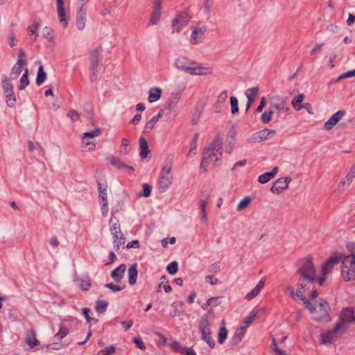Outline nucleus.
<instances>
[{
  "instance_id": "obj_36",
  "label": "nucleus",
  "mask_w": 355,
  "mask_h": 355,
  "mask_svg": "<svg viewBox=\"0 0 355 355\" xmlns=\"http://www.w3.org/2000/svg\"><path fill=\"white\" fill-rule=\"evenodd\" d=\"M305 96L303 94H300L295 96L292 100V105L296 110H300L303 107H306V105H302V102Z\"/></svg>"
},
{
  "instance_id": "obj_27",
  "label": "nucleus",
  "mask_w": 355,
  "mask_h": 355,
  "mask_svg": "<svg viewBox=\"0 0 355 355\" xmlns=\"http://www.w3.org/2000/svg\"><path fill=\"white\" fill-rule=\"evenodd\" d=\"M245 331H244V327H239L236 329L234 336H232L230 344L232 346H236L238 344L240 343V342L242 340L244 335H245Z\"/></svg>"
},
{
  "instance_id": "obj_15",
  "label": "nucleus",
  "mask_w": 355,
  "mask_h": 355,
  "mask_svg": "<svg viewBox=\"0 0 355 355\" xmlns=\"http://www.w3.org/2000/svg\"><path fill=\"white\" fill-rule=\"evenodd\" d=\"M189 23V17L186 12L178 14L172 21L173 31L180 32Z\"/></svg>"
},
{
  "instance_id": "obj_30",
  "label": "nucleus",
  "mask_w": 355,
  "mask_h": 355,
  "mask_svg": "<svg viewBox=\"0 0 355 355\" xmlns=\"http://www.w3.org/2000/svg\"><path fill=\"white\" fill-rule=\"evenodd\" d=\"M138 275L137 263L132 264L128 270V282L130 285H134L137 282Z\"/></svg>"
},
{
  "instance_id": "obj_48",
  "label": "nucleus",
  "mask_w": 355,
  "mask_h": 355,
  "mask_svg": "<svg viewBox=\"0 0 355 355\" xmlns=\"http://www.w3.org/2000/svg\"><path fill=\"white\" fill-rule=\"evenodd\" d=\"M129 141L126 138H123L121 141V146L119 150V153L121 155H127L130 151Z\"/></svg>"
},
{
  "instance_id": "obj_28",
  "label": "nucleus",
  "mask_w": 355,
  "mask_h": 355,
  "mask_svg": "<svg viewBox=\"0 0 355 355\" xmlns=\"http://www.w3.org/2000/svg\"><path fill=\"white\" fill-rule=\"evenodd\" d=\"M278 171L279 168L277 166H275L270 172H266L259 175L258 178V182L261 184L267 183L275 176Z\"/></svg>"
},
{
  "instance_id": "obj_39",
  "label": "nucleus",
  "mask_w": 355,
  "mask_h": 355,
  "mask_svg": "<svg viewBox=\"0 0 355 355\" xmlns=\"http://www.w3.org/2000/svg\"><path fill=\"white\" fill-rule=\"evenodd\" d=\"M11 80L6 75L2 76V87L5 93H10L13 92V86L11 83Z\"/></svg>"
},
{
  "instance_id": "obj_32",
  "label": "nucleus",
  "mask_w": 355,
  "mask_h": 355,
  "mask_svg": "<svg viewBox=\"0 0 355 355\" xmlns=\"http://www.w3.org/2000/svg\"><path fill=\"white\" fill-rule=\"evenodd\" d=\"M265 284L264 279H261L257 285L250 292L248 293L246 296L245 299L248 300H252L261 291V288L263 287Z\"/></svg>"
},
{
  "instance_id": "obj_17",
  "label": "nucleus",
  "mask_w": 355,
  "mask_h": 355,
  "mask_svg": "<svg viewBox=\"0 0 355 355\" xmlns=\"http://www.w3.org/2000/svg\"><path fill=\"white\" fill-rule=\"evenodd\" d=\"M292 180L289 177L280 178L275 180L270 188V191L275 193H279L288 188V183Z\"/></svg>"
},
{
  "instance_id": "obj_14",
  "label": "nucleus",
  "mask_w": 355,
  "mask_h": 355,
  "mask_svg": "<svg viewBox=\"0 0 355 355\" xmlns=\"http://www.w3.org/2000/svg\"><path fill=\"white\" fill-rule=\"evenodd\" d=\"M306 286L307 285L305 284V283L299 282L297 286L296 292H294V288L289 285H285L284 286V291L285 293H288L291 297L293 299H295V297H298L303 302L305 300L306 297L302 290L305 288Z\"/></svg>"
},
{
  "instance_id": "obj_61",
  "label": "nucleus",
  "mask_w": 355,
  "mask_h": 355,
  "mask_svg": "<svg viewBox=\"0 0 355 355\" xmlns=\"http://www.w3.org/2000/svg\"><path fill=\"white\" fill-rule=\"evenodd\" d=\"M99 203L101 205V210L103 216L107 217L109 211L107 202H100Z\"/></svg>"
},
{
  "instance_id": "obj_21",
  "label": "nucleus",
  "mask_w": 355,
  "mask_h": 355,
  "mask_svg": "<svg viewBox=\"0 0 355 355\" xmlns=\"http://www.w3.org/2000/svg\"><path fill=\"white\" fill-rule=\"evenodd\" d=\"M87 8L80 7L76 13V26L79 31H83L87 22Z\"/></svg>"
},
{
  "instance_id": "obj_4",
  "label": "nucleus",
  "mask_w": 355,
  "mask_h": 355,
  "mask_svg": "<svg viewBox=\"0 0 355 355\" xmlns=\"http://www.w3.org/2000/svg\"><path fill=\"white\" fill-rule=\"evenodd\" d=\"M175 67L178 69L190 75L202 76L211 73V68L198 65L184 56L178 57L175 60Z\"/></svg>"
},
{
  "instance_id": "obj_20",
  "label": "nucleus",
  "mask_w": 355,
  "mask_h": 355,
  "mask_svg": "<svg viewBox=\"0 0 355 355\" xmlns=\"http://www.w3.org/2000/svg\"><path fill=\"white\" fill-rule=\"evenodd\" d=\"M162 6L159 0H156L153 6V10L150 17V24L156 25L159 22L161 17Z\"/></svg>"
},
{
  "instance_id": "obj_38",
  "label": "nucleus",
  "mask_w": 355,
  "mask_h": 355,
  "mask_svg": "<svg viewBox=\"0 0 355 355\" xmlns=\"http://www.w3.org/2000/svg\"><path fill=\"white\" fill-rule=\"evenodd\" d=\"M353 178L349 175H346L345 178L338 184L336 190L339 193H342L348 187L353 181Z\"/></svg>"
},
{
  "instance_id": "obj_23",
  "label": "nucleus",
  "mask_w": 355,
  "mask_h": 355,
  "mask_svg": "<svg viewBox=\"0 0 355 355\" xmlns=\"http://www.w3.org/2000/svg\"><path fill=\"white\" fill-rule=\"evenodd\" d=\"M184 303L180 301L174 302L171 304L170 307V315L173 318L178 317L183 315Z\"/></svg>"
},
{
  "instance_id": "obj_35",
  "label": "nucleus",
  "mask_w": 355,
  "mask_h": 355,
  "mask_svg": "<svg viewBox=\"0 0 355 355\" xmlns=\"http://www.w3.org/2000/svg\"><path fill=\"white\" fill-rule=\"evenodd\" d=\"M26 340L31 347L37 346L40 344V341L36 338L35 332L33 329L30 330L27 333Z\"/></svg>"
},
{
  "instance_id": "obj_40",
  "label": "nucleus",
  "mask_w": 355,
  "mask_h": 355,
  "mask_svg": "<svg viewBox=\"0 0 355 355\" xmlns=\"http://www.w3.org/2000/svg\"><path fill=\"white\" fill-rule=\"evenodd\" d=\"M257 314V311L253 310L247 318L243 319L239 327H244V331H245L247 327L252 324Z\"/></svg>"
},
{
  "instance_id": "obj_47",
  "label": "nucleus",
  "mask_w": 355,
  "mask_h": 355,
  "mask_svg": "<svg viewBox=\"0 0 355 355\" xmlns=\"http://www.w3.org/2000/svg\"><path fill=\"white\" fill-rule=\"evenodd\" d=\"M101 134V130L100 128H95L89 132H85L83 133V137H84V141H86V139H93L99 136Z\"/></svg>"
},
{
  "instance_id": "obj_50",
  "label": "nucleus",
  "mask_w": 355,
  "mask_h": 355,
  "mask_svg": "<svg viewBox=\"0 0 355 355\" xmlns=\"http://www.w3.org/2000/svg\"><path fill=\"white\" fill-rule=\"evenodd\" d=\"M111 163L113 166L121 168H126L130 171H134V168L132 166H128L124 163H123L119 159L112 157Z\"/></svg>"
},
{
  "instance_id": "obj_55",
  "label": "nucleus",
  "mask_w": 355,
  "mask_h": 355,
  "mask_svg": "<svg viewBox=\"0 0 355 355\" xmlns=\"http://www.w3.org/2000/svg\"><path fill=\"white\" fill-rule=\"evenodd\" d=\"M167 272L171 275H175L178 270V263L177 261H173L171 262L166 268Z\"/></svg>"
},
{
  "instance_id": "obj_18",
  "label": "nucleus",
  "mask_w": 355,
  "mask_h": 355,
  "mask_svg": "<svg viewBox=\"0 0 355 355\" xmlns=\"http://www.w3.org/2000/svg\"><path fill=\"white\" fill-rule=\"evenodd\" d=\"M346 114V111L340 110L334 114L331 117L324 123V128L326 130H331L342 118Z\"/></svg>"
},
{
  "instance_id": "obj_52",
  "label": "nucleus",
  "mask_w": 355,
  "mask_h": 355,
  "mask_svg": "<svg viewBox=\"0 0 355 355\" xmlns=\"http://www.w3.org/2000/svg\"><path fill=\"white\" fill-rule=\"evenodd\" d=\"M6 103L9 107H14L16 102V98L14 94V92H11L10 93H5Z\"/></svg>"
},
{
  "instance_id": "obj_6",
  "label": "nucleus",
  "mask_w": 355,
  "mask_h": 355,
  "mask_svg": "<svg viewBox=\"0 0 355 355\" xmlns=\"http://www.w3.org/2000/svg\"><path fill=\"white\" fill-rule=\"evenodd\" d=\"M110 230L113 237V244L116 250H119L125 244V239L121 230L119 220L114 216L110 219Z\"/></svg>"
},
{
  "instance_id": "obj_63",
  "label": "nucleus",
  "mask_w": 355,
  "mask_h": 355,
  "mask_svg": "<svg viewBox=\"0 0 355 355\" xmlns=\"http://www.w3.org/2000/svg\"><path fill=\"white\" fill-rule=\"evenodd\" d=\"M143 196L145 197L150 196L152 191V187L148 184H143Z\"/></svg>"
},
{
  "instance_id": "obj_49",
  "label": "nucleus",
  "mask_w": 355,
  "mask_h": 355,
  "mask_svg": "<svg viewBox=\"0 0 355 355\" xmlns=\"http://www.w3.org/2000/svg\"><path fill=\"white\" fill-rule=\"evenodd\" d=\"M108 306V302L105 300H98L96 306V311L99 313H104Z\"/></svg>"
},
{
  "instance_id": "obj_9",
  "label": "nucleus",
  "mask_w": 355,
  "mask_h": 355,
  "mask_svg": "<svg viewBox=\"0 0 355 355\" xmlns=\"http://www.w3.org/2000/svg\"><path fill=\"white\" fill-rule=\"evenodd\" d=\"M341 259L342 257L340 256L331 257L324 264H322L321 268V276L319 277L318 279V283L320 286L323 284L327 275L331 272L334 267L338 264L341 261Z\"/></svg>"
},
{
  "instance_id": "obj_16",
  "label": "nucleus",
  "mask_w": 355,
  "mask_h": 355,
  "mask_svg": "<svg viewBox=\"0 0 355 355\" xmlns=\"http://www.w3.org/2000/svg\"><path fill=\"white\" fill-rule=\"evenodd\" d=\"M275 133L276 131L275 130L265 128L254 133L250 139L252 142H260L272 137Z\"/></svg>"
},
{
  "instance_id": "obj_44",
  "label": "nucleus",
  "mask_w": 355,
  "mask_h": 355,
  "mask_svg": "<svg viewBox=\"0 0 355 355\" xmlns=\"http://www.w3.org/2000/svg\"><path fill=\"white\" fill-rule=\"evenodd\" d=\"M29 84L28 80V69H26L24 70V73L21 77L19 85V89L23 90Z\"/></svg>"
},
{
  "instance_id": "obj_29",
  "label": "nucleus",
  "mask_w": 355,
  "mask_h": 355,
  "mask_svg": "<svg viewBox=\"0 0 355 355\" xmlns=\"http://www.w3.org/2000/svg\"><path fill=\"white\" fill-rule=\"evenodd\" d=\"M235 135H236L235 129L234 128H232L229 132V135L227 137V146H226V148H225L226 153H227L229 154H230L232 152L233 148H234V146L235 141H236Z\"/></svg>"
},
{
  "instance_id": "obj_51",
  "label": "nucleus",
  "mask_w": 355,
  "mask_h": 355,
  "mask_svg": "<svg viewBox=\"0 0 355 355\" xmlns=\"http://www.w3.org/2000/svg\"><path fill=\"white\" fill-rule=\"evenodd\" d=\"M251 202V198L249 196L245 197L241 202L239 203L237 206V211H242L245 209L250 203Z\"/></svg>"
},
{
  "instance_id": "obj_59",
  "label": "nucleus",
  "mask_w": 355,
  "mask_h": 355,
  "mask_svg": "<svg viewBox=\"0 0 355 355\" xmlns=\"http://www.w3.org/2000/svg\"><path fill=\"white\" fill-rule=\"evenodd\" d=\"M69 334V330L65 327H60L59 331L55 334V337L62 339Z\"/></svg>"
},
{
  "instance_id": "obj_26",
  "label": "nucleus",
  "mask_w": 355,
  "mask_h": 355,
  "mask_svg": "<svg viewBox=\"0 0 355 355\" xmlns=\"http://www.w3.org/2000/svg\"><path fill=\"white\" fill-rule=\"evenodd\" d=\"M164 114V110L162 109L159 113L153 116L145 125L144 131L146 133L150 132L154 128L155 123L160 119Z\"/></svg>"
},
{
  "instance_id": "obj_64",
  "label": "nucleus",
  "mask_w": 355,
  "mask_h": 355,
  "mask_svg": "<svg viewBox=\"0 0 355 355\" xmlns=\"http://www.w3.org/2000/svg\"><path fill=\"white\" fill-rule=\"evenodd\" d=\"M197 144L196 141H193L191 144V148L188 153V157H193L196 154Z\"/></svg>"
},
{
  "instance_id": "obj_46",
  "label": "nucleus",
  "mask_w": 355,
  "mask_h": 355,
  "mask_svg": "<svg viewBox=\"0 0 355 355\" xmlns=\"http://www.w3.org/2000/svg\"><path fill=\"white\" fill-rule=\"evenodd\" d=\"M46 78V73L44 71V68L42 65H40L37 71V76L36 78V83L37 85H42L44 83Z\"/></svg>"
},
{
  "instance_id": "obj_1",
  "label": "nucleus",
  "mask_w": 355,
  "mask_h": 355,
  "mask_svg": "<svg viewBox=\"0 0 355 355\" xmlns=\"http://www.w3.org/2000/svg\"><path fill=\"white\" fill-rule=\"evenodd\" d=\"M222 141L215 140L207 149L205 150L200 164V168L207 171L206 166L212 164L214 166H219L222 157Z\"/></svg>"
},
{
  "instance_id": "obj_56",
  "label": "nucleus",
  "mask_w": 355,
  "mask_h": 355,
  "mask_svg": "<svg viewBox=\"0 0 355 355\" xmlns=\"http://www.w3.org/2000/svg\"><path fill=\"white\" fill-rule=\"evenodd\" d=\"M79 285L83 290L89 291L91 287L90 280L87 277L82 278Z\"/></svg>"
},
{
  "instance_id": "obj_41",
  "label": "nucleus",
  "mask_w": 355,
  "mask_h": 355,
  "mask_svg": "<svg viewBox=\"0 0 355 355\" xmlns=\"http://www.w3.org/2000/svg\"><path fill=\"white\" fill-rule=\"evenodd\" d=\"M42 35L49 42L53 43L55 42L54 31L51 28L45 26L42 30Z\"/></svg>"
},
{
  "instance_id": "obj_34",
  "label": "nucleus",
  "mask_w": 355,
  "mask_h": 355,
  "mask_svg": "<svg viewBox=\"0 0 355 355\" xmlns=\"http://www.w3.org/2000/svg\"><path fill=\"white\" fill-rule=\"evenodd\" d=\"M162 94V89L159 87H152L149 90L148 101L152 103L157 101Z\"/></svg>"
},
{
  "instance_id": "obj_2",
  "label": "nucleus",
  "mask_w": 355,
  "mask_h": 355,
  "mask_svg": "<svg viewBox=\"0 0 355 355\" xmlns=\"http://www.w3.org/2000/svg\"><path fill=\"white\" fill-rule=\"evenodd\" d=\"M303 302L305 306L309 309L311 318L315 321L320 322L329 317L330 307L325 300L319 299L311 302L305 298Z\"/></svg>"
},
{
  "instance_id": "obj_19",
  "label": "nucleus",
  "mask_w": 355,
  "mask_h": 355,
  "mask_svg": "<svg viewBox=\"0 0 355 355\" xmlns=\"http://www.w3.org/2000/svg\"><path fill=\"white\" fill-rule=\"evenodd\" d=\"M56 6L59 21L63 27L67 28L68 26L67 15L63 0H56Z\"/></svg>"
},
{
  "instance_id": "obj_31",
  "label": "nucleus",
  "mask_w": 355,
  "mask_h": 355,
  "mask_svg": "<svg viewBox=\"0 0 355 355\" xmlns=\"http://www.w3.org/2000/svg\"><path fill=\"white\" fill-rule=\"evenodd\" d=\"M99 62L98 60H92V65L89 69V78L92 82H94L98 78L99 73Z\"/></svg>"
},
{
  "instance_id": "obj_57",
  "label": "nucleus",
  "mask_w": 355,
  "mask_h": 355,
  "mask_svg": "<svg viewBox=\"0 0 355 355\" xmlns=\"http://www.w3.org/2000/svg\"><path fill=\"white\" fill-rule=\"evenodd\" d=\"M116 349L114 346H110L104 348L98 352L99 355H111L114 354Z\"/></svg>"
},
{
  "instance_id": "obj_45",
  "label": "nucleus",
  "mask_w": 355,
  "mask_h": 355,
  "mask_svg": "<svg viewBox=\"0 0 355 355\" xmlns=\"http://www.w3.org/2000/svg\"><path fill=\"white\" fill-rule=\"evenodd\" d=\"M6 38L7 42L11 48H13L17 44L18 40L12 30L9 31Z\"/></svg>"
},
{
  "instance_id": "obj_8",
  "label": "nucleus",
  "mask_w": 355,
  "mask_h": 355,
  "mask_svg": "<svg viewBox=\"0 0 355 355\" xmlns=\"http://www.w3.org/2000/svg\"><path fill=\"white\" fill-rule=\"evenodd\" d=\"M288 98L286 96H282L279 95L273 96L270 101L269 107L277 115L280 111H283L286 113H289L290 108L287 106Z\"/></svg>"
},
{
  "instance_id": "obj_54",
  "label": "nucleus",
  "mask_w": 355,
  "mask_h": 355,
  "mask_svg": "<svg viewBox=\"0 0 355 355\" xmlns=\"http://www.w3.org/2000/svg\"><path fill=\"white\" fill-rule=\"evenodd\" d=\"M220 303V300L218 297H211V298H209L207 300V304H205L204 305H202V307L204 309H207V306H215L218 305Z\"/></svg>"
},
{
  "instance_id": "obj_22",
  "label": "nucleus",
  "mask_w": 355,
  "mask_h": 355,
  "mask_svg": "<svg viewBox=\"0 0 355 355\" xmlns=\"http://www.w3.org/2000/svg\"><path fill=\"white\" fill-rule=\"evenodd\" d=\"M27 64L24 59H20L15 64L10 71V78L12 80H16L22 71V67Z\"/></svg>"
},
{
  "instance_id": "obj_62",
  "label": "nucleus",
  "mask_w": 355,
  "mask_h": 355,
  "mask_svg": "<svg viewBox=\"0 0 355 355\" xmlns=\"http://www.w3.org/2000/svg\"><path fill=\"white\" fill-rule=\"evenodd\" d=\"M355 76V69L348 71L343 74H341L336 80V81H340V80L343 78H347Z\"/></svg>"
},
{
  "instance_id": "obj_10",
  "label": "nucleus",
  "mask_w": 355,
  "mask_h": 355,
  "mask_svg": "<svg viewBox=\"0 0 355 355\" xmlns=\"http://www.w3.org/2000/svg\"><path fill=\"white\" fill-rule=\"evenodd\" d=\"M173 180L172 170L170 166H164L162 169L159 178L158 189L159 192H165L171 186Z\"/></svg>"
},
{
  "instance_id": "obj_43",
  "label": "nucleus",
  "mask_w": 355,
  "mask_h": 355,
  "mask_svg": "<svg viewBox=\"0 0 355 355\" xmlns=\"http://www.w3.org/2000/svg\"><path fill=\"white\" fill-rule=\"evenodd\" d=\"M275 114V112L271 110V108L269 107L268 110L265 111L261 116V120L263 123H270L272 119L273 115Z\"/></svg>"
},
{
  "instance_id": "obj_24",
  "label": "nucleus",
  "mask_w": 355,
  "mask_h": 355,
  "mask_svg": "<svg viewBox=\"0 0 355 355\" xmlns=\"http://www.w3.org/2000/svg\"><path fill=\"white\" fill-rule=\"evenodd\" d=\"M259 90V89L258 87H251L246 90L245 95L248 98V102L245 107L246 112L248 111V110L250 108L252 103H254L255 97L258 94Z\"/></svg>"
},
{
  "instance_id": "obj_11",
  "label": "nucleus",
  "mask_w": 355,
  "mask_h": 355,
  "mask_svg": "<svg viewBox=\"0 0 355 355\" xmlns=\"http://www.w3.org/2000/svg\"><path fill=\"white\" fill-rule=\"evenodd\" d=\"M344 334L340 328L335 324L334 327L320 334L321 343L324 344H331L335 342Z\"/></svg>"
},
{
  "instance_id": "obj_42",
  "label": "nucleus",
  "mask_w": 355,
  "mask_h": 355,
  "mask_svg": "<svg viewBox=\"0 0 355 355\" xmlns=\"http://www.w3.org/2000/svg\"><path fill=\"white\" fill-rule=\"evenodd\" d=\"M39 26L40 22L35 21L32 24L28 26V27L27 28L30 36L33 37L34 40H36L37 38L38 34L37 33V31Z\"/></svg>"
},
{
  "instance_id": "obj_7",
  "label": "nucleus",
  "mask_w": 355,
  "mask_h": 355,
  "mask_svg": "<svg viewBox=\"0 0 355 355\" xmlns=\"http://www.w3.org/2000/svg\"><path fill=\"white\" fill-rule=\"evenodd\" d=\"M355 324V313L353 307L343 308L339 313L338 320L336 323L344 333L349 326Z\"/></svg>"
},
{
  "instance_id": "obj_3",
  "label": "nucleus",
  "mask_w": 355,
  "mask_h": 355,
  "mask_svg": "<svg viewBox=\"0 0 355 355\" xmlns=\"http://www.w3.org/2000/svg\"><path fill=\"white\" fill-rule=\"evenodd\" d=\"M347 248L349 254L343 259L341 274L345 281L350 282L355 279V243L349 242Z\"/></svg>"
},
{
  "instance_id": "obj_58",
  "label": "nucleus",
  "mask_w": 355,
  "mask_h": 355,
  "mask_svg": "<svg viewBox=\"0 0 355 355\" xmlns=\"http://www.w3.org/2000/svg\"><path fill=\"white\" fill-rule=\"evenodd\" d=\"M67 117H69L71 121L76 122L80 119V114L75 110H70L67 114Z\"/></svg>"
},
{
  "instance_id": "obj_37",
  "label": "nucleus",
  "mask_w": 355,
  "mask_h": 355,
  "mask_svg": "<svg viewBox=\"0 0 355 355\" xmlns=\"http://www.w3.org/2000/svg\"><path fill=\"white\" fill-rule=\"evenodd\" d=\"M81 147L83 151H93L95 149L96 144L92 139H86V141H84V137H83Z\"/></svg>"
},
{
  "instance_id": "obj_60",
  "label": "nucleus",
  "mask_w": 355,
  "mask_h": 355,
  "mask_svg": "<svg viewBox=\"0 0 355 355\" xmlns=\"http://www.w3.org/2000/svg\"><path fill=\"white\" fill-rule=\"evenodd\" d=\"M206 206H207V202L205 200H201L200 201V213L202 215V220L204 222H206L207 218H206Z\"/></svg>"
},
{
  "instance_id": "obj_12",
  "label": "nucleus",
  "mask_w": 355,
  "mask_h": 355,
  "mask_svg": "<svg viewBox=\"0 0 355 355\" xmlns=\"http://www.w3.org/2000/svg\"><path fill=\"white\" fill-rule=\"evenodd\" d=\"M199 329L201 334V338L205 340L210 347L215 345L214 340L211 336L209 324L206 318H202L199 323Z\"/></svg>"
},
{
  "instance_id": "obj_53",
  "label": "nucleus",
  "mask_w": 355,
  "mask_h": 355,
  "mask_svg": "<svg viewBox=\"0 0 355 355\" xmlns=\"http://www.w3.org/2000/svg\"><path fill=\"white\" fill-rule=\"evenodd\" d=\"M230 105H231V112L232 114H237L239 112V103L238 99L234 97H230Z\"/></svg>"
},
{
  "instance_id": "obj_5",
  "label": "nucleus",
  "mask_w": 355,
  "mask_h": 355,
  "mask_svg": "<svg viewBox=\"0 0 355 355\" xmlns=\"http://www.w3.org/2000/svg\"><path fill=\"white\" fill-rule=\"evenodd\" d=\"M300 278V282H306V285L318 282V277L316 274V268L310 259L303 261L298 270Z\"/></svg>"
},
{
  "instance_id": "obj_13",
  "label": "nucleus",
  "mask_w": 355,
  "mask_h": 355,
  "mask_svg": "<svg viewBox=\"0 0 355 355\" xmlns=\"http://www.w3.org/2000/svg\"><path fill=\"white\" fill-rule=\"evenodd\" d=\"M206 32L207 27L205 26L198 25L193 27L190 36V42L192 44H197L203 42Z\"/></svg>"
},
{
  "instance_id": "obj_25",
  "label": "nucleus",
  "mask_w": 355,
  "mask_h": 355,
  "mask_svg": "<svg viewBox=\"0 0 355 355\" xmlns=\"http://www.w3.org/2000/svg\"><path fill=\"white\" fill-rule=\"evenodd\" d=\"M126 270V265L121 264L116 268L111 273V277L115 282L120 283L123 277L124 273Z\"/></svg>"
},
{
  "instance_id": "obj_33",
  "label": "nucleus",
  "mask_w": 355,
  "mask_h": 355,
  "mask_svg": "<svg viewBox=\"0 0 355 355\" xmlns=\"http://www.w3.org/2000/svg\"><path fill=\"white\" fill-rule=\"evenodd\" d=\"M139 143V155L141 159H144L149 153L148 144L146 139L144 137H140Z\"/></svg>"
}]
</instances>
